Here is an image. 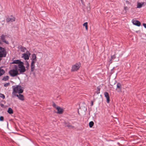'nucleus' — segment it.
<instances>
[{
	"mask_svg": "<svg viewBox=\"0 0 146 146\" xmlns=\"http://www.w3.org/2000/svg\"><path fill=\"white\" fill-rule=\"evenodd\" d=\"M6 36L4 35H2L1 36V39L2 41L6 43V44H9V42L5 40V38Z\"/></svg>",
	"mask_w": 146,
	"mask_h": 146,
	"instance_id": "obj_7",
	"label": "nucleus"
},
{
	"mask_svg": "<svg viewBox=\"0 0 146 146\" xmlns=\"http://www.w3.org/2000/svg\"><path fill=\"white\" fill-rule=\"evenodd\" d=\"M64 124L65 126H66L68 127H70L72 126L69 123H66V122L64 123Z\"/></svg>",
	"mask_w": 146,
	"mask_h": 146,
	"instance_id": "obj_20",
	"label": "nucleus"
},
{
	"mask_svg": "<svg viewBox=\"0 0 146 146\" xmlns=\"http://www.w3.org/2000/svg\"><path fill=\"white\" fill-rule=\"evenodd\" d=\"M15 19L13 17L11 16L8 17L7 18L6 21L7 22H13L15 21Z\"/></svg>",
	"mask_w": 146,
	"mask_h": 146,
	"instance_id": "obj_8",
	"label": "nucleus"
},
{
	"mask_svg": "<svg viewBox=\"0 0 146 146\" xmlns=\"http://www.w3.org/2000/svg\"><path fill=\"white\" fill-rule=\"evenodd\" d=\"M5 73V71L3 70L0 68V76L3 74Z\"/></svg>",
	"mask_w": 146,
	"mask_h": 146,
	"instance_id": "obj_19",
	"label": "nucleus"
},
{
	"mask_svg": "<svg viewBox=\"0 0 146 146\" xmlns=\"http://www.w3.org/2000/svg\"><path fill=\"white\" fill-rule=\"evenodd\" d=\"M32 60V62H34V63H35L36 61V55H32V58H31Z\"/></svg>",
	"mask_w": 146,
	"mask_h": 146,
	"instance_id": "obj_16",
	"label": "nucleus"
},
{
	"mask_svg": "<svg viewBox=\"0 0 146 146\" xmlns=\"http://www.w3.org/2000/svg\"><path fill=\"white\" fill-rule=\"evenodd\" d=\"M12 66V69L9 71V73L11 76L14 77L19 74L17 70V66L15 65H13Z\"/></svg>",
	"mask_w": 146,
	"mask_h": 146,
	"instance_id": "obj_3",
	"label": "nucleus"
},
{
	"mask_svg": "<svg viewBox=\"0 0 146 146\" xmlns=\"http://www.w3.org/2000/svg\"><path fill=\"white\" fill-rule=\"evenodd\" d=\"M33 55H35V54H33Z\"/></svg>",
	"mask_w": 146,
	"mask_h": 146,
	"instance_id": "obj_37",
	"label": "nucleus"
},
{
	"mask_svg": "<svg viewBox=\"0 0 146 146\" xmlns=\"http://www.w3.org/2000/svg\"><path fill=\"white\" fill-rule=\"evenodd\" d=\"M29 67V64L27 62V65L26 66V68H28Z\"/></svg>",
	"mask_w": 146,
	"mask_h": 146,
	"instance_id": "obj_31",
	"label": "nucleus"
},
{
	"mask_svg": "<svg viewBox=\"0 0 146 146\" xmlns=\"http://www.w3.org/2000/svg\"><path fill=\"white\" fill-rule=\"evenodd\" d=\"M29 55H23V56H22V58H24L25 59V60H28L29 59Z\"/></svg>",
	"mask_w": 146,
	"mask_h": 146,
	"instance_id": "obj_21",
	"label": "nucleus"
},
{
	"mask_svg": "<svg viewBox=\"0 0 146 146\" xmlns=\"http://www.w3.org/2000/svg\"><path fill=\"white\" fill-rule=\"evenodd\" d=\"M0 97L3 99H4L5 98V96L3 94H0Z\"/></svg>",
	"mask_w": 146,
	"mask_h": 146,
	"instance_id": "obj_26",
	"label": "nucleus"
},
{
	"mask_svg": "<svg viewBox=\"0 0 146 146\" xmlns=\"http://www.w3.org/2000/svg\"><path fill=\"white\" fill-rule=\"evenodd\" d=\"M83 26L85 27L86 29V30L88 29V23L87 22H85L83 24Z\"/></svg>",
	"mask_w": 146,
	"mask_h": 146,
	"instance_id": "obj_23",
	"label": "nucleus"
},
{
	"mask_svg": "<svg viewBox=\"0 0 146 146\" xmlns=\"http://www.w3.org/2000/svg\"><path fill=\"white\" fill-rule=\"evenodd\" d=\"M6 55H0V61L1 59V58L3 57H5Z\"/></svg>",
	"mask_w": 146,
	"mask_h": 146,
	"instance_id": "obj_29",
	"label": "nucleus"
},
{
	"mask_svg": "<svg viewBox=\"0 0 146 146\" xmlns=\"http://www.w3.org/2000/svg\"><path fill=\"white\" fill-rule=\"evenodd\" d=\"M108 58L110 63H111L112 61H117L119 60L118 57H116L115 55H110Z\"/></svg>",
	"mask_w": 146,
	"mask_h": 146,
	"instance_id": "obj_6",
	"label": "nucleus"
},
{
	"mask_svg": "<svg viewBox=\"0 0 146 146\" xmlns=\"http://www.w3.org/2000/svg\"><path fill=\"white\" fill-rule=\"evenodd\" d=\"M132 22L133 25L138 26H140L141 25L140 22L138 21L133 20V21Z\"/></svg>",
	"mask_w": 146,
	"mask_h": 146,
	"instance_id": "obj_11",
	"label": "nucleus"
},
{
	"mask_svg": "<svg viewBox=\"0 0 146 146\" xmlns=\"http://www.w3.org/2000/svg\"><path fill=\"white\" fill-rule=\"evenodd\" d=\"M35 63H34V62H31V71H33L34 70L35 66Z\"/></svg>",
	"mask_w": 146,
	"mask_h": 146,
	"instance_id": "obj_17",
	"label": "nucleus"
},
{
	"mask_svg": "<svg viewBox=\"0 0 146 146\" xmlns=\"http://www.w3.org/2000/svg\"><path fill=\"white\" fill-rule=\"evenodd\" d=\"M124 9L125 10H127L128 9V8H127V7H125L124 8Z\"/></svg>",
	"mask_w": 146,
	"mask_h": 146,
	"instance_id": "obj_32",
	"label": "nucleus"
},
{
	"mask_svg": "<svg viewBox=\"0 0 146 146\" xmlns=\"http://www.w3.org/2000/svg\"><path fill=\"white\" fill-rule=\"evenodd\" d=\"M10 84L9 83V82L5 84H4V86L5 87H7L8 86L10 85Z\"/></svg>",
	"mask_w": 146,
	"mask_h": 146,
	"instance_id": "obj_27",
	"label": "nucleus"
},
{
	"mask_svg": "<svg viewBox=\"0 0 146 146\" xmlns=\"http://www.w3.org/2000/svg\"><path fill=\"white\" fill-rule=\"evenodd\" d=\"M15 96L18 97L19 99L21 101H23L24 100V96L22 94H16Z\"/></svg>",
	"mask_w": 146,
	"mask_h": 146,
	"instance_id": "obj_9",
	"label": "nucleus"
},
{
	"mask_svg": "<svg viewBox=\"0 0 146 146\" xmlns=\"http://www.w3.org/2000/svg\"><path fill=\"white\" fill-rule=\"evenodd\" d=\"M81 63L78 62L73 65L72 67L71 71L72 72L76 71L80 68L81 66Z\"/></svg>",
	"mask_w": 146,
	"mask_h": 146,
	"instance_id": "obj_5",
	"label": "nucleus"
},
{
	"mask_svg": "<svg viewBox=\"0 0 146 146\" xmlns=\"http://www.w3.org/2000/svg\"><path fill=\"white\" fill-rule=\"evenodd\" d=\"M94 124V123L93 121H91L89 123V126L90 127H92Z\"/></svg>",
	"mask_w": 146,
	"mask_h": 146,
	"instance_id": "obj_24",
	"label": "nucleus"
},
{
	"mask_svg": "<svg viewBox=\"0 0 146 146\" xmlns=\"http://www.w3.org/2000/svg\"><path fill=\"white\" fill-rule=\"evenodd\" d=\"M143 26L145 28H146V24L145 23H143Z\"/></svg>",
	"mask_w": 146,
	"mask_h": 146,
	"instance_id": "obj_33",
	"label": "nucleus"
},
{
	"mask_svg": "<svg viewBox=\"0 0 146 146\" xmlns=\"http://www.w3.org/2000/svg\"><path fill=\"white\" fill-rule=\"evenodd\" d=\"M144 2H137V8H140L142 7L143 6H144Z\"/></svg>",
	"mask_w": 146,
	"mask_h": 146,
	"instance_id": "obj_12",
	"label": "nucleus"
},
{
	"mask_svg": "<svg viewBox=\"0 0 146 146\" xmlns=\"http://www.w3.org/2000/svg\"><path fill=\"white\" fill-rule=\"evenodd\" d=\"M4 119V118L3 116H1L0 117V121H3Z\"/></svg>",
	"mask_w": 146,
	"mask_h": 146,
	"instance_id": "obj_28",
	"label": "nucleus"
},
{
	"mask_svg": "<svg viewBox=\"0 0 146 146\" xmlns=\"http://www.w3.org/2000/svg\"><path fill=\"white\" fill-rule=\"evenodd\" d=\"M7 112L9 113L10 114H12L13 113V111L12 109L10 108H9Z\"/></svg>",
	"mask_w": 146,
	"mask_h": 146,
	"instance_id": "obj_18",
	"label": "nucleus"
},
{
	"mask_svg": "<svg viewBox=\"0 0 146 146\" xmlns=\"http://www.w3.org/2000/svg\"><path fill=\"white\" fill-rule=\"evenodd\" d=\"M19 50L24 52L22 55H31V53L29 52L27 50L26 48L24 47H23L21 45L19 46L18 47Z\"/></svg>",
	"mask_w": 146,
	"mask_h": 146,
	"instance_id": "obj_4",
	"label": "nucleus"
},
{
	"mask_svg": "<svg viewBox=\"0 0 146 146\" xmlns=\"http://www.w3.org/2000/svg\"><path fill=\"white\" fill-rule=\"evenodd\" d=\"M11 64H16V65H15L17 67V69L18 71H19L20 74H22L26 71L25 67L24 66L23 63L19 60H14L12 62L10 63Z\"/></svg>",
	"mask_w": 146,
	"mask_h": 146,
	"instance_id": "obj_1",
	"label": "nucleus"
},
{
	"mask_svg": "<svg viewBox=\"0 0 146 146\" xmlns=\"http://www.w3.org/2000/svg\"><path fill=\"white\" fill-rule=\"evenodd\" d=\"M93 105V102L92 101L91 103V106H92Z\"/></svg>",
	"mask_w": 146,
	"mask_h": 146,
	"instance_id": "obj_35",
	"label": "nucleus"
},
{
	"mask_svg": "<svg viewBox=\"0 0 146 146\" xmlns=\"http://www.w3.org/2000/svg\"><path fill=\"white\" fill-rule=\"evenodd\" d=\"M9 79V77L8 76H4L2 80H3L4 81H6L7 80H8Z\"/></svg>",
	"mask_w": 146,
	"mask_h": 146,
	"instance_id": "obj_25",
	"label": "nucleus"
},
{
	"mask_svg": "<svg viewBox=\"0 0 146 146\" xmlns=\"http://www.w3.org/2000/svg\"><path fill=\"white\" fill-rule=\"evenodd\" d=\"M6 52L4 48H2L0 49V55H6Z\"/></svg>",
	"mask_w": 146,
	"mask_h": 146,
	"instance_id": "obj_13",
	"label": "nucleus"
},
{
	"mask_svg": "<svg viewBox=\"0 0 146 146\" xmlns=\"http://www.w3.org/2000/svg\"><path fill=\"white\" fill-rule=\"evenodd\" d=\"M100 86H98L97 88V90L96 92L97 94H98L100 93Z\"/></svg>",
	"mask_w": 146,
	"mask_h": 146,
	"instance_id": "obj_22",
	"label": "nucleus"
},
{
	"mask_svg": "<svg viewBox=\"0 0 146 146\" xmlns=\"http://www.w3.org/2000/svg\"><path fill=\"white\" fill-rule=\"evenodd\" d=\"M2 48V47H0V49Z\"/></svg>",
	"mask_w": 146,
	"mask_h": 146,
	"instance_id": "obj_36",
	"label": "nucleus"
},
{
	"mask_svg": "<svg viewBox=\"0 0 146 146\" xmlns=\"http://www.w3.org/2000/svg\"><path fill=\"white\" fill-rule=\"evenodd\" d=\"M52 105H53V106L54 107L56 108L57 107H56V105L54 102H53Z\"/></svg>",
	"mask_w": 146,
	"mask_h": 146,
	"instance_id": "obj_30",
	"label": "nucleus"
},
{
	"mask_svg": "<svg viewBox=\"0 0 146 146\" xmlns=\"http://www.w3.org/2000/svg\"><path fill=\"white\" fill-rule=\"evenodd\" d=\"M126 3L128 4H130V3H129V2L128 1H126Z\"/></svg>",
	"mask_w": 146,
	"mask_h": 146,
	"instance_id": "obj_34",
	"label": "nucleus"
},
{
	"mask_svg": "<svg viewBox=\"0 0 146 146\" xmlns=\"http://www.w3.org/2000/svg\"><path fill=\"white\" fill-rule=\"evenodd\" d=\"M56 109L57 110V113L59 114L62 113L63 112V110L60 108V107L57 106L56 108Z\"/></svg>",
	"mask_w": 146,
	"mask_h": 146,
	"instance_id": "obj_15",
	"label": "nucleus"
},
{
	"mask_svg": "<svg viewBox=\"0 0 146 146\" xmlns=\"http://www.w3.org/2000/svg\"><path fill=\"white\" fill-rule=\"evenodd\" d=\"M12 88L13 89V91L12 94L13 97L15 96V95L16 94V93L19 94H21L23 91V87L19 85L13 86H12Z\"/></svg>",
	"mask_w": 146,
	"mask_h": 146,
	"instance_id": "obj_2",
	"label": "nucleus"
},
{
	"mask_svg": "<svg viewBox=\"0 0 146 146\" xmlns=\"http://www.w3.org/2000/svg\"><path fill=\"white\" fill-rule=\"evenodd\" d=\"M104 95L105 97H106L107 99V103H108L110 102V97L109 94L108 92H105L104 93Z\"/></svg>",
	"mask_w": 146,
	"mask_h": 146,
	"instance_id": "obj_10",
	"label": "nucleus"
},
{
	"mask_svg": "<svg viewBox=\"0 0 146 146\" xmlns=\"http://www.w3.org/2000/svg\"><path fill=\"white\" fill-rule=\"evenodd\" d=\"M121 84L119 83H117V89L118 92L121 91Z\"/></svg>",
	"mask_w": 146,
	"mask_h": 146,
	"instance_id": "obj_14",
	"label": "nucleus"
}]
</instances>
